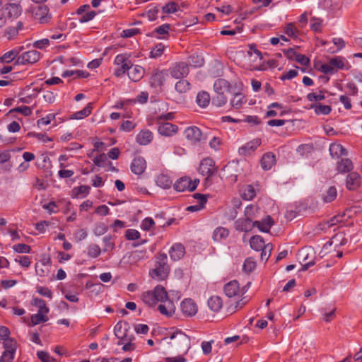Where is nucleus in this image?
<instances>
[{
	"mask_svg": "<svg viewBox=\"0 0 362 362\" xmlns=\"http://www.w3.org/2000/svg\"><path fill=\"white\" fill-rule=\"evenodd\" d=\"M230 88V85L226 80L223 78L217 79L214 84L216 95L212 98V105L218 107L226 105L228 101V98L225 95V93L229 92Z\"/></svg>",
	"mask_w": 362,
	"mask_h": 362,
	"instance_id": "1",
	"label": "nucleus"
},
{
	"mask_svg": "<svg viewBox=\"0 0 362 362\" xmlns=\"http://www.w3.org/2000/svg\"><path fill=\"white\" fill-rule=\"evenodd\" d=\"M169 272L170 267L167 263V255L165 253L158 254L156 256V267L150 270V276L153 279L161 281L168 276Z\"/></svg>",
	"mask_w": 362,
	"mask_h": 362,
	"instance_id": "2",
	"label": "nucleus"
},
{
	"mask_svg": "<svg viewBox=\"0 0 362 362\" xmlns=\"http://www.w3.org/2000/svg\"><path fill=\"white\" fill-rule=\"evenodd\" d=\"M250 245L252 249L256 251H262L261 259L267 262L273 249L272 243L265 244L264 238L258 235L252 236L250 240Z\"/></svg>",
	"mask_w": 362,
	"mask_h": 362,
	"instance_id": "3",
	"label": "nucleus"
},
{
	"mask_svg": "<svg viewBox=\"0 0 362 362\" xmlns=\"http://www.w3.org/2000/svg\"><path fill=\"white\" fill-rule=\"evenodd\" d=\"M217 168L215 167V162L212 158H204L199 165V172L202 175H206L205 183L210 184L211 182V177L216 173Z\"/></svg>",
	"mask_w": 362,
	"mask_h": 362,
	"instance_id": "4",
	"label": "nucleus"
},
{
	"mask_svg": "<svg viewBox=\"0 0 362 362\" xmlns=\"http://www.w3.org/2000/svg\"><path fill=\"white\" fill-rule=\"evenodd\" d=\"M242 168L239 163L237 161H231L228 163L222 169L223 176L226 179H228L230 181L235 182L237 177L242 173Z\"/></svg>",
	"mask_w": 362,
	"mask_h": 362,
	"instance_id": "5",
	"label": "nucleus"
},
{
	"mask_svg": "<svg viewBox=\"0 0 362 362\" xmlns=\"http://www.w3.org/2000/svg\"><path fill=\"white\" fill-rule=\"evenodd\" d=\"M170 76L175 79H182L185 78L189 72L188 64L184 62H180L174 64L170 69Z\"/></svg>",
	"mask_w": 362,
	"mask_h": 362,
	"instance_id": "6",
	"label": "nucleus"
},
{
	"mask_svg": "<svg viewBox=\"0 0 362 362\" xmlns=\"http://www.w3.org/2000/svg\"><path fill=\"white\" fill-rule=\"evenodd\" d=\"M170 339L173 340V345L178 349L188 350L190 346V338L182 331L174 332Z\"/></svg>",
	"mask_w": 362,
	"mask_h": 362,
	"instance_id": "7",
	"label": "nucleus"
},
{
	"mask_svg": "<svg viewBox=\"0 0 362 362\" xmlns=\"http://www.w3.org/2000/svg\"><path fill=\"white\" fill-rule=\"evenodd\" d=\"M40 52L33 49L25 52L18 56L15 62L16 64H35L40 59Z\"/></svg>",
	"mask_w": 362,
	"mask_h": 362,
	"instance_id": "8",
	"label": "nucleus"
},
{
	"mask_svg": "<svg viewBox=\"0 0 362 362\" xmlns=\"http://www.w3.org/2000/svg\"><path fill=\"white\" fill-rule=\"evenodd\" d=\"M33 13L35 19H37L40 23H46L51 18L49 15V8L47 6L37 4L33 8Z\"/></svg>",
	"mask_w": 362,
	"mask_h": 362,
	"instance_id": "9",
	"label": "nucleus"
},
{
	"mask_svg": "<svg viewBox=\"0 0 362 362\" xmlns=\"http://www.w3.org/2000/svg\"><path fill=\"white\" fill-rule=\"evenodd\" d=\"M185 136L192 144H197L206 139L203 137L200 129L195 126L187 127L185 131Z\"/></svg>",
	"mask_w": 362,
	"mask_h": 362,
	"instance_id": "10",
	"label": "nucleus"
},
{
	"mask_svg": "<svg viewBox=\"0 0 362 362\" xmlns=\"http://www.w3.org/2000/svg\"><path fill=\"white\" fill-rule=\"evenodd\" d=\"M182 313L187 317H192L197 313L198 308L196 303L191 298H185L180 304Z\"/></svg>",
	"mask_w": 362,
	"mask_h": 362,
	"instance_id": "11",
	"label": "nucleus"
},
{
	"mask_svg": "<svg viewBox=\"0 0 362 362\" xmlns=\"http://www.w3.org/2000/svg\"><path fill=\"white\" fill-rule=\"evenodd\" d=\"M168 76L167 70H156L150 78V84L155 88H160Z\"/></svg>",
	"mask_w": 362,
	"mask_h": 362,
	"instance_id": "12",
	"label": "nucleus"
},
{
	"mask_svg": "<svg viewBox=\"0 0 362 362\" xmlns=\"http://www.w3.org/2000/svg\"><path fill=\"white\" fill-rule=\"evenodd\" d=\"M51 260L49 257L43 258L35 264L36 274L40 277L47 276L50 272Z\"/></svg>",
	"mask_w": 362,
	"mask_h": 362,
	"instance_id": "13",
	"label": "nucleus"
},
{
	"mask_svg": "<svg viewBox=\"0 0 362 362\" xmlns=\"http://www.w3.org/2000/svg\"><path fill=\"white\" fill-rule=\"evenodd\" d=\"M361 186V176L356 172H351L346 178V187L350 191H356Z\"/></svg>",
	"mask_w": 362,
	"mask_h": 362,
	"instance_id": "14",
	"label": "nucleus"
},
{
	"mask_svg": "<svg viewBox=\"0 0 362 362\" xmlns=\"http://www.w3.org/2000/svg\"><path fill=\"white\" fill-rule=\"evenodd\" d=\"M158 132L163 136H171L178 130L177 126L168 122H158Z\"/></svg>",
	"mask_w": 362,
	"mask_h": 362,
	"instance_id": "15",
	"label": "nucleus"
},
{
	"mask_svg": "<svg viewBox=\"0 0 362 362\" xmlns=\"http://www.w3.org/2000/svg\"><path fill=\"white\" fill-rule=\"evenodd\" d=\"M223 291L228 298L237 296L240 293V284L236 280L230 281L224 286Z\"/></svg>",
	"mask_w": 362,
	"mask_h": 362,
	"instance_id": "16",
	"label": "nucleus"
},
{
	"mask_svg": "<svg viewBox=\"0 0 362 362\" xmlns=\"http://www.w3.org/2000/svg\"><path fill=\"white\" fill-rule=\"evenodd\" d=\"M146 168L145 159L141 156L134 158L131 164V170L136 175H141Z\"/></svg>",
	"mask_w": 362,
	"mask_h": 362,
	"instance_id": "17",
	"label": "nucleus"
},
{
	"mask_svg": "<svg viewBox=\"0 0 362 362\" xmlns=\"http://www.w3.org/2000/svg\"><path fill=\"white\" fill-rule=\"evenodd\" d=\"M261 144V140L259 139H253L247 142L245 145L240 147L238 150L240 154L247 156L254 152L258 146Z\"/></svg>",
	"mask_w": 362,
	"mask_h": 362,
	"instance_id": "18",
	"label": "nucleus"
},
{
	"mask_svg": "<svg viewBox=\"0 0 362 362\" xmlns=\"http://www.w3.org/2000/svg\"><path fill=\"white\" fill-rule=\"evenodd\" d=\"M274 224V221L271 216L268 215L262 221H254L255 227L258 228L259 230L264 233H269L271 227Z\"/></svg>",
	"mask_w": 362,
	"mask_h": 362,
	"instance_id": "19",
	"label": "nucleus"
},
{
	"mask_svg": "<svg viewBox=\"0 0 362 362\" xmlns=\"http://www.w3.org/2000/svg\"><path fill=\"white\" fill-rule=\"evenodd\" d=\"M4 9L7 13V16L13 18L20 16L23 11L21 4H17L15 3H7L4 6Z\"/></svg>",
	"mask_w": 362,
	"mask_h": 362,
	"instance_id": "20",
	"label": "nucleus"
},
{
	"mask_svg": "<svg viewBox=\"0 0 362 362\" xmlns=\"http://www.w3.org/2000/svg\"><path fill=\"white\" fill-rule=\"evenodd\" d=\"M169 253L170 257L173 260L177 261L184 257L185 249L181 243H176L172 246Z\"/></svg>",
	"mask_w": 362,
	"mask_h": 362,
	"instance_id": "21",
	"label": "nucleus"
},
{
	"mask_svg": "<svg viewBox=\"0 0 362 362\" xmlns=\"http://www.w3.org/2000/svg\"><path fill=\"white\" fill-rule=\"evenodd\" d=\"M254 227V222H252V219L249 218H239L235 222V228L238 230L248 232Z\"/></svg>",
	"mask_w": 362,
	"mask_h": 362,
	"instance_id": "22",
	"label": "nucleus"
},
{
	"mask_svg": "<svg viewBox=\"0 0 362 362\" xmlns=\"http://www.w3.org/2000/svg\"><path fill=\"white\" fill-rule=\"evenodd\" d=\"M153 140V134L148 129L141 130L136 136V142L141 146L150 144Z\"/></svg>",
	"mask_w": 362,
	"mask_h": 362,
	"instance_id": "23",
	"label": "nucleus"
},
{
	"mask_svg": "<svg viewBox=\"0 0 362 362\" xmlns=\"http://www.w3.org/2000/svg\"><path fill=\"white\" fill-rule=\"evenodd\" d=\"M261 166L264 170H268L272 168V167L276 163V156L272 152L266 153L262 157L260 160Z\"/></svg>",
	"mask_w": 362,
	"mask_h": 362,
	"instance_id": "24",
	"label": "nucleus"
},
{
	"mask_svg": "<svg viewBox=\"0 0 362 362\" xmlns=\"http://www.w3.org/2000/svg\"><path fill=\"white\" fill-rule=\"evenodd\" d=\"M353 168V163L349 158H341L337 162V170L340 173H350Z\"/></svg>",
	"mask_w": 362,
	"mask_h": 362,
	"instance_id": "25",
	"label": "nucleus"
},
{
	"mask_svg": "<svg viewBox=\"0 0 362 362\" xmlns=\"http://www.w3.org/2000/svg\"><path fill=\"white\" fill-rule=\"evenodd\" d=\"M165 304H160L158 307L159 312L167 317H171L175 312V306L172 300H168Z\"/></svg>",
	"mask_w": 362,
	"mask_h": 362,
	"instance_id": "26",
	"label": "nucleus"
},
{
	"mask_svg": "<svg viewBox=\"0 0 362 362\" xmlns=\"http://www.w3.org/2000/svg\"><path fill=\"white\" fill-rule=\"evenodd\" d=\"M144 74V69L139 65L132 66L130 71H128L129 78L136 82L139 81Z\"/></svg>",
	"mask_w": 362,
	"mask_h": 362,
	"instance_id": "27",
	"label": "nucleus"
},
{
	"mask_svg": "<svg viewBox=\"0 0 362 362\" xmlns=\"http://www.w3.org/2000/svg\"><path fill=\"white\" fill-rule=\"evenodd\" d=\"M329 153L332 158H339L347 154L346 149L339 144H332L329 146Z\"/></svg>",
	"mask_w": 362,
	"mask_h": 362,
	"instance_id": "28",
	"label": "nucleus"
},
{
	"mask_svg": "<svg viewBox=\"0 0 362 362\" xmlns=\"http://www.w3.org/2000/svg\"><path fill=\"white\" fill-rule=\"evenodd\" d=\"M329 64L332 67H336L339 69H349L351 66L348 62L342 57H335L329 60Z\"/></svg>",
	"mask_w": 362,
	"mask_h": 362,
	"instance_id": "29",
	"label": "nucleus"
},
{
	"mask_svg": "<svg viewBox=\"0 0 362 362\" xmlns=\"http://www.w3.org/2000/svg\"><path fill=\"white\" fill-rule=\"evenodd\" d=\"M153 293L155 295L156 298H157V302H166L170 300L165 288L161 285L156 286L154 288Z\"/></svg>",
	"mask_w": 362,
	"mask_h": 362,
	"instance_id": "30",
	"label": "nucleus"
},
{
	"mask_svg": "<svg viewBox=\"0 0 362 362\" xmlns=\"http://www.w3.org/2000/svg\"><path fill=\"white\" fill-rule=\"evenodd\" d=\"M174 189L177 192H184L189 190L190 192V178L181 177L174 184Z\"/></svg>",
	"mask_w": 362,
	"mask_h": 362,
	"instance_id": "31",
	"label": "nucleus"
},
{
	"mask_svg": "<svg viewBox=\"0 0 362 362\" xmlns=\"http://www.w3.org/2000/svg\"><path fill=\"white\" fill-rule=\"evenodd\" d=\"M347 243V240L345 238L344 234L337 233L334 235L332 239L324 245L323 248L327 249L328 246L334 245L335 247L339 245H345Z\"/></svg>",
	"mask_w": 362,
	"mask_h": 362,
	"instance_id": "32",
	"label": "nucleus"
},
{
	"mask_svg": "<svg viewBox=\"0 0 362 362\" xmlns=\"http://www.w3.org/2000/svg\"><path fill=\"white\" fill-rule=\"evenodd\" d=\"M93 109L92 103H89L83 110L72 114L69 119H81L90 115Z\"/></svg>",
	"mask_w": 362,
	"mask_h": 362,
	"instance_id": "33",
	"label": "nucleus"
},
{
	"mask_svg": "<svg viewBox=\"0 0 362 362\" xmlns=\"http://www.w3.org/2000/svg\"><path fill=\"white\" fill-rule=\"evenodd\" d=\"M246 103V99L242 93H235L233 99L230 100V105L232 107L239 110L242 105Z\"/></svg>",
	"mask_w": 362,
	"mask_h": 362,
	"instance_id": "34",
	"label": "nucleus"
},
{
	"mask_svg": "<svg viewBox=\"0 0 362 362\" xmlns=\"http://www.w3.org/2000/svg\"><path fill=\"white\" fill-rule=\"evenodd\" d=\"M23 28V23L21 21H18L16 27H9L8 28L4 33V36L8 40L14 39L18 34V31L22 30Z\"/></svg>",
	"mask_w": 362,
	"mask_h": 362,
	"instance_id": "35",
	"label": "nucleus"
},
{
	"mask_svg": "<svg viewBox=\"0 0 362 362\" xmlns=\"http://www.w3.org/2000/svg\"><path fill=\"white\" fill-rule=\"evenodd\" d=\"M211 100L210 95L206 91L199 92L197 96V103L201 107L208 106Z\"/></svg>",
	"mask_w": 362,
	"mask_h": 362,
	"instance_id": "36",
	"label": "nucleus"
},
{
	"mask_svg": "<svg viewBox=\"0 0 362 362\" xmlns=\"http://www.w3.org/2000/svg\"><path fill=\"white\" fill-rule=\"evenodd\" d=\"M310 108L314 109L317 115H329L332 111L329 105H322L320 103H313L310 105Z\"/></svg>",
	"mask_w": 362,
	"mask_h": 362,
	"instance_id": "37",
	"label": "nucleus"
},
{
	"mask_svg": "<svg viewBox=\"0 0 362 362\" xmlns=\"http://www.w3.org/2000/svg\"><path fill=\"white\" fill-rule=\"evenodd\" d=\"M229 235V230L224 227L216 228L213 233V239L215 241H221Z\"/></svg>",
	"mask_w": 362,
	"mask_h": 362,
	"instance_id": "38",
	"label": "nucleus"
},
{
	"mask_svg": "<svg viewBox=\"0 0 362 362\" xmlns=\"http://www.w3.org/2000/svg\"><path fill=\"white\" fill-rule=\"evenodd\" d=\"M208 305L211 310L218 312L222 308V299L219 296H211L208 300Z\"/></svg>",
	"mask_w": 362,
	"mask_h": 362,
	"instance_id": "39",
	"label": "nucleus"
},
{
	"mask_svg": "<svg viewBox=\"0 0 362 362\" xmlns=\"http://www.w3.org/2000/svg\"><path fill=\"white\" fill-rule=\"evenodd\" d=\"M141 299L145 304L151 307L156 305L158 303L156 300L157 298H156L155 295L151 291L143 293L141 295Z\"/></svg>",
	"mask_w": 362,
	"mask_h": 362,
	"instance_id": "40",
	"label": "nucleus"
},
{
	"mask_svg": "<svg viewBox=\"0 0 362 362\" xmlns=\"http://www.w3.org/2000/svg\"><path fill=\"white\" fill-rule=\"evenodd\" d=\"M158 186L163 189H169L172 185V181L170 177L165 175H160L156 180Z\"/></svg>",
	"mask_w": 362,
	"mask_h": 362,
	"instance_id": "41",
	"label": "nucleus"
},
{
	"mask_svg": "<svg viewBox=\"0 0 362 362\" xmlns=\"http://www.w3.org/2000/svg\"><path fill=\"white\" fill-rule=\"evenodd\" d=\"M76 75L77 78H88L90 74L88 72L82 70H66L62 74V77H70Z\"/></svg>",
	"mask_w": 362,
	"mask_h": 362,
	"instance_id": "42",
	"label": "nucleus"
},
{
	"mask_svg": "<svg viewBox=\"0 0 362 362\" xmlns=\"http://www.w3.org/2000/svg\"><path fill=\"white\" fill-rule=\"evenodd\" d=\"M190 83L185 79H180L175 84V90L180 93H185L190 89Z\"/></svg>",
	"mask_w": 362,
	"mask_h": 362,
	"instance_id": "43",
	"label": "nucleus"
},
{
	"mask_svg": "<svg viewBox=\"0 0 362 362\" xmlns=\"http://www.w3.org/2000/svg\"><path fill=\"white\" fill-rule=\"evenodd\" d=\"M32 305L38 307L39 313L47 314L49 313V308L46 306L45 301L39 298H34L32 301Z\"/></svg>",
	"mask_w": 362,
	"mask_h": 362,
	"instance_id": "44",
	"label": "nucleus"
},
{
	"mask_svg": "<svg viewBox=\"0 0 362 362\" xmlns=\"http://www.w3.org/2000/svg\"><path fill=\"white\" fill-rule=\"evenodd\" d=\"M31 323L33 326L37 325L40 322H47L49 318L46 314L37 312V314L33 315L30 317Z\"/></svg>",
	"mask_w": 362,
	"mask_h": 362,
	"instance_id": "45",
	"label": "nucleus"
},
{
	"mask_svg": "<svg viewBox=\"0 0 362 362\" xmlns=\"http://www.w3.org/2000/svg\"><path fill=\"white\" fill-rule=\"evenodd\" d=\"M23 49V47H21L19 50L13 49L5 53L2 57L1 60L6 63H9L12 62L19 54L20 51Z\"/></svg>",
	"mask_w": 362,
	"mask_h": 362,
	"instance_id": "46",
	"label": "nucleus"
},
{
	"mask_svg": "<svg viewBox=\"0 0 362 362\" xmlns=\"http://www.w3.org/2000/svg\"><path fill=\"white\" fill-rule=\"evenodd\" d=\"M256 196V192L252 185H247L243 189L242 197L245 200H252Z\"/></svg>",
	"mask_w": 362,
	"mask_h": 362,
	"instance_id": "47",
	"label": "nucleus"
},
{
	"mask_svg": "<svg viewBox=\"0 0 362 362\" xmlns=\"http://www.w3.org/2000/svg\"><path fill=\"white\" fill-rule=\"evenodd\" d=\"M178 4L175 1H170L162 7V11L164 13H174L178 11Z\"/></svg>",
	"mask_w": 362,
	"mask_h": 362,
	"instance_id": "48",
	"label": "nucleus"
},
{
	"mask_svg": "<svg viewBox=\"0 0 362 362\" xmlns=\"http://www.w3.org/2000/svg\"><path fill=\"white\" fill-rule=\"evenodd\" d=\"M337 195V191L335 187H329L327 190L326 195L323 197L325 202H331L334 201Z\"/></svg>",
	"mask_w": 362,
	"mask_h": 362,
	"instance_id": "49",
	"label": "nucleus"
},
{
	"mask_svg": "<svg viewBox=\"0 0 362 362\" xmlns=\"http://www.w3.org/2000/svg\"><path fill=\"white\" fill-rule=\"evenodd\" d=\"M256 267V262L252 257L247 258L243 265V270L246 273H251Z\"/></svg>",
	"mask_w": 362,
	"mask_h": 362,
	"instance_id": "50",
	"label": "nucleus"
},
{
	"mask_svg": "<svg viewBox=\"0 0 362 362\" xmlns=\"http://www.w3.org/2000/svg\"><path fill=\"white\" fill-rule=\"evenodd\" d=\"M13 112H20L24 116H30L32 114V107L28 106L17 107L10 110L8 114Z\"/></svg>",
	"mask_w": 362,
	"mask_h": 362,
	"instance_id": "51",
	"label": "nucleus"
},
{
	"mask_svg": "<svg viewBox=\"0 0 362 362\" xmlns=\"http://www.w3.org/2000/svg\"><path fill=\"white\" fill-rule=\"evenodd\" d=\"M4 347L5 351H10L12 353H15L16 350V342L14 339L8 337L4 340Z\"/></svg>",
	"mask_w": 362,
	"mask_h": 362,
	"instance_id": "52",
	"label": "nucleus"
},
{
	"mask_svg": "<svg viewBox=\"0 0 362 362\" xmlns=\"http://www.w3.org/2000/svg\"><path fill=\"white\" fill-rule=\"evenodd\" d=\"M90 187L88 185H81L79 187H74L72 189V192L75 197H78L80 194H84L87 195L90 192Z\"/></svg>",
	"mask_w": 362,
	"mask_h": 362,
	"instance_id": "53",
	"label": "nucleus"
},
{
	"mask_svg": "<svg viewBox=\"0 0 362 362\" xmlns=\"http://www.w3.org/2000/svg\"><path fill=\"white\" fill-rule=\"evenodd\" d=\"M325 90H320L318 94L315 93H310L307 95V99L310 101H320L325 98Z\"/></svg>",
	"mask_w": 362,
	"mask_h": 362,
	"instance_id": "54",
	"label": "nucleus"
},
{
	"mask_svg": "<svg viewBox=\"0 0 362 362\" xmlns=\"http://www.w3.org/2000/svg\"><path fill=\"white\" fill-rule=\"evenodd\" d=\"M164 45L162 43L157 44L151 51L150 57L156 58L160 57L164 51Z\"/></svg>",
	"mask_w": 362,
	"mask_h": 362,
	"instance_id": "55",
	"label": "nucleus"
},
{
	"mask_svg": "<svg viewBox=\"0 0 362 362\" xmlns=\"http://www.w3.org/2000/svg\"><path fill=\"white\" fill-rule=\"evenodd\" d=\"M124 325H125V327L123 328L122 327V322H119L117 323V325L115 327V331H114L115 335L119 339L122 336L124 332H128V329L127 328V327H128V323L127 322H124Z\"/></svg>",
	"mask_w": 362,
	"mask_h": 362,
	"instance_id": "56",
	"label": "nucleus"
},
{
	"mask_svg": "<svg viewBox=\"0 0 362 362\" xmlns=\"http://www.w3.org/2000/svg\"><path fill=\"white\" fill-rule=\"evenodd\" d=\"M101 253L100 247L96 244H92L88 246V255L93 258L98 257Z\"/></svg>",
	"mask_w": 362,
	"mask_h": 362,
	"instance_id": "57",
	"label": "nucleus"
},
{
	"mask_svg": "<svg viewBox=\"0 0 362 362\" xmlns=\"http://www.w3.org/2000/svg\"><path fill=\"white\" fill-rule=\"evenodd\" d=\"M13 249L18 253H30L31 251L30 246L24 243L15 245H13Z\"/></svg>",
	"mask_w": 362,
	"mask_h": 362,
	"instance_id": "58",
	"label": "nucleus"
},
{
	"mask_svg": "<svg viewBox=\"0 0 362 362\" xmlns=\"http://www.w3.org/2000/svg\"><path fill=\"white\" fill-rule=\"evenodd\" d=\"M156 222L152 218L147 217L142 221L141 227L144 230L148 231L153 228Z\"/></svg>",
	"mask_w": 362,
	"mask_h": 362,
	"instance_id": "59",
	"label": "nucleus"
},
{
	"mask_svg": "<svg viewBox=\"0 0 362 362\" xmlns=\"http://www.w3.org/2000/svg\"><path fill=\"white\" fill-rule=\"evenodd\" d=\"M125 238L129 240H135L140 238V233L135 229H128L125 232Z\"/></svg>",
	"mask_w": 362,
	"mask_h": 362,
	"instance_id": "60",
	"label": "nucleus"
},
{
	"mask_svg": "<svg viewBox=\"0 0 362 362\" xmlns=\"http://www.w3.org/2000/svg\"><path fill=\"white\" fill-rule=\"evenodd\" d=\"M56 117L55 114H49L45 117H42L37 121V124L38 127L41 125H48L50 124L51 121L54 119Z\"/></svg>",
	"mask_w": 362,
	"mask_h": 362,
	"instance_id": "61",
	"label": "nucleus"
},
{
	"mask_svg": "<svg viewBox=\"0 0 362 362\" xmlns=\"http://www.w3.org/2000/svg\"><path fill=\"white\" fill-rule=\"evenodd\" d=\"M298 30L296 28L293 23H288L285 28V33L291 37H296Z\"/></svg>",
	"mask_w": 362,
	"mask_h": 362,
	"instance_id": "62",
	"label": "nucleus"
},
{
	"mask_svg": "<svg viewBox=\"0 0 362 362\" xmlns=\"http://www.w3.org/2000/svg\"><path fill=\"white\" fill-rule=\"evenodd\" d=\"M107 230V227L103 223H100L96 224L95 228L93 229V233L95 235L100 236L105 234Z\"/></svg>",
	"mask_w": 362,
	"mask_h": 362,
	"instance_id": "63",
	"label": "nucleus"
},
{
	"mask_svg": "<svg viewBox=\"0 0 362 362\" xmlns=\"http://www.w3.org/2000/svg\"><path fill=\"white\" fill-rule=\"evenodd\" d=\"M14 358V353L10 351H4L0 358V362H12Z\"/></svg>",
	"mask_w": 362,
	"mask_h": 362,
	"instance_id": "64",
	"label": "nucleus"
}]
</instances>
